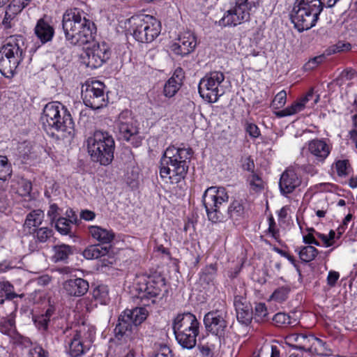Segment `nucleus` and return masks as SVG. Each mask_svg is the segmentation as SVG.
I'll return each instance as SVG.
<instances>
[{
	"mask_svg": "<svg viewBox=\"0 0 357 357\" xmlns=\"http://www.w3.org/2000/svg\"><path fill=\"white\" fill-rule=\"evenodd\" d=\"M52 235V230L47 227H41L36 231V237L40 242H45Z\"/></svg>",
	"mask_w": 357,
	"mask_h": 357,
	"instance_id": "obj_49",
	"label": "nucleus"
},
{
	"mask_svg": "<svg viewBox=\"0 0 357 357\" xmlns=\"http://www.w3.org/2000/svg\"><path fill=\"white\" fill-rule=\"evenodd\" d=\"M255 11L236 2L235 5L227 10L219 20L220 26H236L250 20V15Z\"/></svg>",
	"mask_w": 357,
	"mask_h": 357,
	"instance_id": "obj_18",
	"label": "nucleus"
},
{
	"mask_svg": "<svg viewBox=\"0 0 357 357\" xmlns=\"http://www.w3.org/2000/svg\"><path fill=\"white\" fill-rule=\"evenodd\" d=\"M228 86L225 75L220 71L207 73L199 83L201 97L208 102H215L226 92Z\"/></svg>",
	"mask_w": 357,
	"mask_h": 357,
	"instance_id": "obj_9",
	"label": "nucleus"
},
{
	"mask_svg": "<svg viewBox=\"0 0 357 357\" xmlns=\"http://www.w3.org/2000/svg\"><path fill=\"white\" fill-rule=\"evenodd\" d=\"M319 98V96H314L312 91H310L290 106L275 112V114L280 118L296 114L306 107H313L318 102Z\"/></svg>",
	"mask_w": 357,
	"mask_h": 357,
	"instance_id": "obj_20",
	"label": "nucleus"
},
{
	"mask_svg": "<svg viewBox=\"0 0 357 357\" xmlns=\"http://www.w3.org/2000/svg\"><path fill=\"white\" fill-rule=\"evenodd\" d=\"M44 212L40 209L33 210L27 215L24 222V227L29 229L38 227L44 219Z\"/></svg>",
	"mask_w": 357,
	"mask_h": 357,
	"instance_id": "obj_29",
	"label": "nucleus"
},
{
	"mask_svg": "<svg viewBox=\"0 0 357 357\" xmlns=\"http://www.w3.org/2000/svg\"><path fill=\"white\" fill-rule=\"evenodd\" d=\"M236 317L240 323L247 325L252 319V313L248 307L245 309L236 307Z\"/></svg>",
	"mask_w": 357,
	"mask_h": 357,
	"instance_id": "obj_40",
	"label": "nucleus"
},
{
	"mask_svg": "<svg viewBox=\"0 0 357 357\" xmlns=\"http://www.w3.org/2000/svg\"><path fill=\"white\" fill-rule=\"evenodd\" d=\"M227 212L229 218L234 222L241 220L245 216L243 204L236 200L230 204Z\"/></svg>",
	"mask_w": 357,
	"mask_h": 357,
	"instance_id": "obj_30",
	"label": "nucleus"
},
{
	"mask_svg": "<svg viewBox=\"0 0 357 357\" xmlns=\"http://www.w3.org/2000/svg\"><path fill=\"white\" fill-rule=\"evenodd\" d=\"M49 319L47 316L42 314L41 316L37 317L34 319L36 326L40 329H46L49 322Z\"/></svg>",
	"mask_w": 357,
	"mask_h": 357,
	"instance_id": "obj_55",
	"label": "nucleus"
},
{
	"mask_svg": "<svg viewBox=\"0 0 357 357\" xmlns=\"http://www.w3.org/2000/svg\"><path fill=\"white\" fill-rule=\"evenodd\" d=\"M303 241L305 243L309 244V245L312 244L317 246L321 245V243L315 238L313 231H310V228L307 229V234H303Z\"/></svg>",
	"mask_w": 357,
	"mask_h": 357,
	"instance_id": "obj_51",
	"label": "nucleus"
},
{
	"mask_svg": "<svg viewBox=\"0 0 357 357\" xmlns=\"http://www.w3.org/2000/svg\"><path fill=\"white\" fill-rule=\"evenodd\" d=\"M73 222L65 218H59L56 220L55 227L61 234H68L70 231Z\"/></svg>",
	"mask_w": 357,
	"mask_h": 357,
	"instance_id": "obj_39",
	"label": "nucleus"
},
{
	"mask_svg": "<svg viewBox=\"0 0 357 357\" xmlns=\"http://www.w3.org/2000/svg\"><path fill=\"white\" fill-rule=\"evenodd\" d=\"M246 132L252 137L257 138L260 135V131L258 127L252 123H248L245 126Z\"/></svg>",
	"mask_w": 357,
	"mask_h": 357,
	"instance_id": "obj_53",
	"label": "nucleus"
},
{
	"mask_svg": "<svg viewBox=\"0 0 357 357\" xmlns=\"http://www.w3.org/2000/svg\"><path fill=\"white\" fill-rule=\"evenodd\" d=\"M151 357H173L172 351L166 345L162 346L159 351Z\"/></svg>",
	"mask_w": 357,
	"mask_h": 357,
	"instance_id": "obj_57",
	"label": "nucleus"
},
{
	"mask_svg": "<svg viewBox=\"0 0 357 357\" xmlns=\"http://www.w3.org/2000/svg\"><path fill=\"white\" fill-rule=\"evenodd\" d=\"M63 29L66 40L71 45L83 46L93 40L95 24L79 8H72L63 15Z\"/></svg>",
	"mask_w": 357,
	"mask_h": 357,
	"instance_id": "obj_1",
	"label": "nucleus"
},
{
	"mask_svg": "<svg viewBox=\"0 0 357 357\" xmlns=\"http://www.w3.org/2000/svg\"><path fill=\"white\" fill-rule=\"evenodd\" d=\"M24 39L10 36L0 49V71L6 77H13L25 54Z\"/></svg>",
	"mask_w": 357,
	"mask_h": 357,
	"instance_id": "obj_4",
	"label": "nucleus"
},
{
	"mask_svg": "<svg viewBox=\"0 0 357 357\" xmlns=\"http://www.w3.org/2000/svg\"><path fill=\"white\" fill-rule=\"evenodd\" d=\"M0 332L7 335H13L15 332V321L12 319L3 321L0 324Z\"/></svg>",
	"mask_w": 357,
	"mask_h": 357,
	"instance_id": "obj_42",
	"label": "nucleus"
},
{
	"mask_svg": "<svg viewBox=\"0 0 357 357\" xmlns=\"http://www.w3.org/2000/svg\"><path fill=\"white\" fill-rule=\"evenodd\" d=\"M335 238V231L331 230L328 235L324 234L323 237L320 238L322 242V245L328 248L334 245Z\"/></svg>",
	"mask_w": 357,
	"mask_h": 357,
	"instance_id": "obj_50",
	"label": "nucleus"
},
{
	"mask_svg": "<svg viewBox=\"0 0 357 357\" xmlns=\"http://www.w3.org/2000/svg\"><path fill=\"white\" fill-rule=\"evenodd\" d=\"M59 207L55 204H52L50 206L49 210L47 211V216L51 222H54L60 214Z\"/></svg>",
	"mask_w": 357,
	"mask_h": 357,
	"instance_id": "obj_54",
	"label": "nucleus"
},
{
	"mask_svg": "<svg viewBox=\"0 0 357 357\" xmlns=\"http://www.w3.org/2000/svg\"><path fill=\"white\" fill-rule=\"evenodd\" d=\"M182 70L181 68L176 70L164 86V95L168 98L173 97L179 89L182 84Z\"/></svg>",
	"mask_w": 357,
	"mask_h": 357,
	"instance_id": "obj_25",
	"label": "nucleus"
},
{
	"mask_svg": "<svg viewBox=\"0 0 357 357\" xmlns=\"http://www.w3.org/2000/svg\"><path fill=\"white\" fill-rule=\"evenodd\" d=\"M96 337L95 327L82 323L77 326L69 340L68 353L71 357H80L91 348Z\"/></svg>",
	"mask_w": 357,
	"mask_h": 357,
	"instance_id": "obj_10",
	"label": "nucleus"
},
{
	"mask_svg": "<svg viewBox=\"0 0 357 357\" xmlns=\"http://www.w3.org/2000/svg\"><path fill=\"white\" fill-rule=\"evenodd\" d=\"M114 148V138L107 132L96 130L87 139V149L91 159L102 165L112 162Z\"/></svg>",
	"mask_w": 357,
	"mask_h": 357,
	"instance_id": "obj_6",
	"label": "nucleus"
},
{
	"mask_svg": "<svg viewBox=\"0 0 357 357\" xmlns=\"http://www.w3.org/2000/svg\"><path fill=\"white\" fill-rule=\"evenodd\" d=\"M204 323L207 331L215 336H222L227 326L225 312L222 310L209 312L204 316Z\"/></svg>",
	"mask_w": 357,
	"mask_h": 357,
	"instance_id": "obj_21",
	"label": "nucleus"
},
{
	"mask_svg": "<svg viewBox=\"0 0 357 357\" xmlns=\"http://www.w3.org/2000/svg\"><path fill=\"white\" fill-rule=\"evenodd\" d=\"M198 348L202 357H213L215 346L212 342H208L206 344L199 345Z\"/></svg>",
	"mask_w": 357,
	"mask_h": 357,
	"instance_id": "obj_47",
	"label": "nucleus"
},
{
	"mask_svg": "<svg viewBox=\"0 0 357 357\" xmlns=\"http://www.w3.org/2000/svg\"><path fill=\"white\" fill-rule=\"evenodd\" d=\"M16 265H13L12 261H3L0 262V273H6L13 268H16Z\"/></svg>",
	"mask_w": 357,
	"mask_h": 357,
	"instance_id": "obj_61",
	"label": "nucleus"
},
{
	"mask_svg": "<svg viewBox=\"0 0 357 357\" xmlns=\"http://www.w3.org/2000/svg\"><path fill=\"white\" fill-rule=\"evenodd\" d=\"M80 217H81V218H82L84 220L91 221L95 218L96 215H95L94 212H93L91 211L84 210L81 212Z\"/></svg>",
	"mask_w": 357,
	"mask_h": 357,
	"instance_id": "obj_62",
	"label": "nucleus"
},
{
	"mask_svg": "<svg viewBox=\"0 0 357 357\" xmlns=\"http://www.w3.org/2000/svg\"><path fill=\"white\" fill-rule=\"evenodd\" d=\"M41 121L45 130L57 131L63 138L72 137L74 135V123L71 115L59 102H51L45 106Z\"/></svg>",
	"mask_w": 357,
	"mask_h": 357,
	"instance_id": "obj_3",
	"label": "nucleus"
},
{
	"mask_svg": "<svg viewBox=\"0 0 357 357\" xmlns=\"http://www.w3.org/2000/svg\"><path fill=\"white\" fill-rule=\"evenodd\" d=\"M128 22L133 37L140 43L152 42L161 31L160 22L149 15L133 16Z\"/></svg>",
	"mask_w": 357,
	"mask_h": 357,
	"instance_id": "obj_8",
	"label": "nucleus"
},
{
	"mask_svg": "<svg viewBox=\"0 0 357 357\" xmlns=\"http://www.w3.org/2000/svg\"><path fill=\"white\" fill-rule=\"evenodd\" d=\"M199 324L196 317L187 312L178 314L173 321V330L178 342L186 349L193 348L199 334Z\"/></svg>",
	"mask_w": 357,
	"mask_h": 357,
	"instance_id": "obj_7",
	"label": "nucleus"
},
{
	"mask_svg": "<svg viewBox=\"0 0 357 357\" xmlns=\"http://www.w3.org/2000/svg\"><path fill=\"white\" fill-rule=\"evenodd\" d=\"M192 150L189 148L167 147L160 160V175L166 183H177L184 178L187 170V161Z\"/></svg>",
	"mask_w": 357,
	"mask_h": 357,
	"instance_id": "obj_2",
	"label": "nucleus"
},
{
	"mask_svg": "<svg viewBox=\"0 0 357 357\" xmlns=\"http://www.w3.org/2000/svg\"><path fill=\"white\" fill-rule=\"evenodd\" d=\"M333 145L328 139H314L308 141L303 149L302 154L306 153L309 160L317 164H323L329 156Z\"/></svg>",
	"mask_w": 357,
	"mask_h": 357,
	"instance_id": "obj_17",
	"label": "nucleus"
},
{
	"mask_svg": "<svg viewBox=\"0 0 357 357\" xmlns=\"http://www.w3.org/2000/svg\"><path fill=\"white\" fill-rule=\"evenodd\" d=\"M335 169L340 176L347 175L350 172V165L347 160H339L335 162Z\"/></svg>",
	"mask_w": 357,
	"mask_h": 357,
	"instance_id": "obj_45",
	"label": "nucleus"
},
{
	"mask_svg": "<svg viewBox=\"0 0 357 357\" xmlns=\"http://www.w3.org/2000/svg\"><path fill=\"white\" fill-rule=\"evenodd\" d=\"M236 2L242 4L255 11L257 10L259 6V0H236Z\"/></svg>",
	"mask_w": 357,
	"mask_h": 357,
	"instance_id": "obj_56",
	"label": "nucleus"
},
{
	"mask_svg": "<svg viewBox=\"0 0 357 357\" xmlns=\"http://www.w3.org/2000/svg\"><path fill=\"white\" fill-rule=\"evenodd\" d=\"M109 250V247L92 245L88 246L83 251L82 255L86 259H96L103 257L102 260V265L106 266L113 263V258L108 255Z\"/></svg>",
	"mask_w": 357,
	"mask_h": 357,
	"instance_id": "obj_23",
	"label": "nucleus"
},
{
	"mask_svg": "<svg viewBox=\"0 0 357 357\" xmlns=\"http://www.w3.org/2000/svg\"><path fill=\"white\" fill-rule=\"evenodd\" d=\"M92 295L94 300L101 305H106L109 301L108 287L104 284L95 287Z\"/></svg>",
	"mask_w": 357,
	"mask_h": 357,
	"instance_id": "obj_31",
	"label": "nucleus"
},
{
	"mask_svg": "<svg viewBox=\"0 0 357 357\" xmlns=\"http://www.w3.org/2000/svg\"><path fill=\"white\" fill-rule=\"evenodd\" d=\"M89 233L94 240L102 244L109 243L114 237L112 231L96 225L89 226Z\"/></svg>",
	"mask_w": 357,
	"mask_h": 357,
	"instance_id": "obj_26",
	"label": "nucleus"
},
{
	"mask_svg": "<svg viewBox=\"0 0 357 357\" xmlns=\"http://www.w3.org/2000/svg\"><path fill=\"white\" fill-rule=\"evenodd\" d=\"M268 312L267 308L264 303H257L255 309V319L258 321H264L266 319Z\"/></svg>",
	"mask_w": 357,
	"mask_h": 357,
	"instance_id": "obj_48",
	"label": "nucleus"
},
{
	"mask_svg": "<svg viewBox=\"0 0 357 357\" xmlns=\"http://www.w3.org/2000/svg\"><path fill=\"white\" fill-rule=\"evenodd\" d=\"M35 33L42 43H45L52 40L54 31L48 22L40 19L38 21L35 27Z\"/></svg>",
	"mask_w": 357,
	"mask_h": 357,
	"instance_id": "obj_27",
	"label": "nucleus"
},
{
	"mask_svg": "<svg viewBox=\"0 0 357 357\" xmlns=\"http://www.w3.org/2000/svg\"><path fill=\"white\" fill-rule=\"evenodd\" d=\"M13 191L18 195L26 197H29L31 190V183L30 181L24 179L20 178L15 181L12 185Z\"/></svg>",
	"mask_w": 357,
	"mask_h": 357,
	"instance_id": "obj_28",
	"label": "nucleus"
},
{
	"mask_svg": "<svg viewBox=\"0 0 357 357\" xmlns=\"http://www.w3.org/2000/svg\"><path fill=\"white\" fill-rule=\"evenodd\" d=\"M247 183L250 191L253 192H259L264 188V182L262 178L253 172L248 176Z\"/></svg>",
	"mask_w": 357,
	"mask_h": 357,
	"instance_id": "obj_33",
	"label": "nucleus"
},
{
	"mask_svg": "<svg viewBox=\"0 0 357 357\" xmlns=\"http://www.w3.org/2000/svg\"><path fill=\"white\" fill-rule=\"evenodd\" d=\"M325 2L321 0H297L291 13V20L300 32L315 26Z\"/></svg>",
	"mask_w": 357,
	"mask_h": 357,
	"instance_id": "obj_5",
	"label": "nucleus"
},
{
	"mask_svg": "<svg viewBox=\"0 0 357 357\" xmlns=\"http://www.w3.org/2000/svg\"><path fill=\"white\" fill-rule=\"evenodd\" d=\"M13 286L8 281L0 282V297L3 296L7 299L11 300L17 297V294L14 292Z\"/></svg>",
	"mask_w": 357,
	"mask_h": 357,
	"instance_id": "obj_38",
	"label": "nucleus"
},
{
	"mask_svg": "<svg viewBox=\"0 0 357 357\" xmlns=\"http://www.w3.org/2000/svg\"><path fill=\"white\" fill-rule=\"evenodd\" d=\"M274 324L277 326L281 327L286 325H296L297 321L296 319L292 320L291 317L282 312H278L274 315L273 318Z\"/></svg>",
	"mask_w": 357,
	"mask_h": 357,
	"instance_id": "obj_37",
	"label": "nucleus"
},
{
	"mask_svg": "<svg viewBox=\"0 0 357 357\" xmlns=\"http://www.w3.org/2000/svg\"><path fill=\"white\" fill-rule=\"evenodd\" d=\"M318 250L314 246L307 245L301 247L298 251L300 259L305 262H310L314 259L318 255Z\"/></svg>",
	"mask_w": 357,
	"mask_h": 357,
	"instance_id": "obj_34",
	"label": "nucleus"
},
{
	"mask_svg": "<svg viewBox=\"0 0 357 357\" xmlns=\"http://www.w3.org/2000/svg\"><path fill=\"white\" fill-rule=\"evenodd\" d=\"M30 1L31 0H13L12 5L15 8V12H20Z\"/></svg>",
	"mask_w": 357,
	"mask_h": 357,
	"instance_id": "obj_58",
	"label": "nucleus"
},
{
	"mask_svg": "<svg viewBox=\"0 0 357 357\" xmlns=\"http://www.w3.org/2000/svg\"><path fill=\"white\" fill-rule=\"evenodd\" d=\"M340 278V274L338 272L331 271L328 273V277H327V282L328 284L331 287H333L337 280Z\"/></svg>",
	"mask_w": 357,
	"mask_h": 357,
	"instance_id": "obj_60",
	"label": "nucleus"
},
{
	"mask_svg": "<svg viewBox=\"0 0 357 357\" xmlns=\"http://www.w3.org/2000/svg\"><path fill=\"white\" fill-rule=\"evenodd\" d=\"M354 128L349 132L351 139L355 142L357 148V116L354 119Z\"/></svg>",
	"mask_w": 357,
	"mask_h": 357,
	"instance_id": "obj_63",
	"label": "nucleus"
},
{
	"mask_svg": "<svg viewBox=\"0 0 357 357\" xmlns=\"http://www.w3.org/2000/svg\"><path fill=\"white\" fill-rule=\"evenodd\" d=\"M148 311L144 307H136L124 310L119 317V323L115 331L121 335H126L132 330V326L141 324L147 317Z\"/></svg>",
	"mask_w": 357,
	"mask_h": 357,
	"instance_id": "obj_15",
	"label": "nucleus"
},
{
	"mask_svg": "<svg viewBox=\"0 0 357 357\" xmlns=\"http://www.w3.org/2000/svg\"><path fill=\"white\" fill-rule=\"evenodd\" d=\"M85 56L83 57L86 66L91 68H97L105 63L110 56V47L104 42H93V44L84 50Z\"/></svg>",
	"mask_w": 357,
	"mask_h": 357,
	"instance_id": "obj_16",
	"label": "nucleus"
},
{
	"mask_svg": "<svg viewBox=\"0 0 357 357\" xmlns=\"http://www.w3.org/2000/svg\"><path fill=\"white\" fill-rule=\"evenodd\" d=\"M89 283L82 278L70 279L63 283V289L70 296H81L89 290Z\"/></svg>",
	"mask_w": 357,
	"mask_h": 357,
	"instance_id": "obj_24",
	"label": "nucleus"
},
{
	"mask_svg": "<svg viewBox=\"0 0 357 357\" xmlns=\"http://www.w3.org/2000/svg\"><path fill=\"white\" fill-rule=\"evenodd\" d=\"M105 84L98 80H87L82 85V96L86 106L98 109L107 104Z\"/></svg>",
	"mask_w": 357,
	"mask_h": 357,
	"instance_id": "obj_14",
	"label": "nucleus"
},
{
	"mask_svg": "<svg viewBox=\"0 0 357 357\" xmlns=\"http://www.w3.org/2000/svg\"><path fill=\"white\" fill-rule=\"evenodd\" d=\"M286 102L287 92L284 90H282L275 95L272 101L271 106L274 109H280L284 106Z\"/></svg>",
	"mask_w": 357,
	"mask_h": 357,
	"instance_id": "obj_44",
	"label": "nucleus"
},
{
	"mask_svg": "<svg viewBox=\"0 0 357 357\" xmlns=\"http://www.w3.org/2000/svg\"><path fill=\"white\" fill-rule=\"evenodd\" d=\"M197 45V37L192 31H185L181 33L176 40L170 46V50L176 55L186 56L194 51Z\"/></svg>",
	"mask_w": 357,
	"mask_h": 357,
	"instance_id": "obj_19",
	"label": "nucleus"
},
{
	"mask_svg": "<svg viewBox=\"0 0 357 357\" xmlns=\"http://www.w3.org/2000/svg\"><path fill=\"white\" fill-rule=\"evenodd\" d=\"M301 183L300 176L293 169H287L280 176L279 188L284 195L291 193Z\"/></svg>",
	"mask_w": 357,
	"mask_h": 357,
	"instance_id": "obj_22",
	"label": "nucleus"
},
{
	"mask_svg": "<svg viewBox=\"0 0 357 357\" xmlns=\"http://www.w3.org/2000/svg\"><path fill=\"white\" fill-rule=\"evenodd\" d=\"M53 252L52 260L54 262H58L64 261L68 257L71 253V248L69 245L61 244L54 246Z\"/></svg>",
	"mask_w": 357,
	"mask_h": 357,
	"instance_id": "obj_32",
	"label": "nucleus"
},
{
	"mask_svg": "<svg viewBox=\"0 0 357 357\" xmlns=\"http://www.w3.org/2000/svg\"><path fill=\"white\" fill-rule=\"evenodd\" d=\"M31 357H47L46 351L39 346L34 347L30 351Z\"/></svg>",
	"mask_w": 357,
	"mask_h": 357,
	"instance_id": "obj_59",
	"label": "nucleus"
},
{
	"mask_svg": "<svg viewBox=\"0 0 357 357\" xmlns=\"http://www.w3.org/2000/svg\"><path fill=\"white\" fill-rule=\"evenodd\" d=\"M114 128L119 139L130 142L135 147L141 145L143 137L139 135L137 121L130 111L121 112L114 121Z\"/></svg>",
	"mask_w": 357,
	"mask_h": 357,
	"instance_id": "obj_11",
	"label": "nucleus"
},
{
	"mask_svg": "<svg viewBox=\"0 0 357 357\" xmlns=\"http://www.w3.org/2000/svg\"><path fill=\"white\" fill-rule=\"evenodd\" d=\"M301 335L302 334L298 333L289 334L286 337V341L288 344L294 348L295 344H298L301 340H303Z\"/></svg>",
	"mask_w": 357,
	"mask_h": 357,
	"instance_id": "obj_52",
	"label": "nucleus"
},
{
	"mask_svg": "<svg viewBox=\"0 0 357 357\" xmlns=\"http://www.w3.org/2000/svg\"><path fill=\"white\" fill-rule=\"evenodd\" d=\"M164 287L165 282L162 278L146 274L136 275L132 286L136 296L142 301L151 300L152 303H155V298L160 294Z\"/></svg>",
	"mask_w": 357,
	"mask_h": 357,
	"instance_id": "obj_12",
	"label": "nucleus"
},
{
	"mask_svg": "<svg viewBox=\"0 0 357 357\" xmlns=\"http://www.w3.org/2000/svg\"><path fill=\"white\" fill-rule=\"evenodd\" d=\"M51 282V277L48 275H43L37 279V282L39 285L45 286Z\"/></svg>",
	"mask_w": 357,
	"mask_h": 357,
	"instance_id": "obj_64",
	"label": "nucleus"
},
{
	"mask_svg": "<svg viewBox=\"0 0 357 357\" xmlns=\"http://www.w3.org/2000/svg\"><path fill=\"white\" fill-rule=\"evenodd\" d=\"M312 348H310V353L316 354L318 355H327L328 349L326 344L323 340L314 336L312 337Z\"/></svg>",
	"mask_w": 357,
	"mask_h": 357,
	"instance_id": "obj_36",
	"label": "nucleus"
},
{
	"mask_svg": "<svg viewBox=\"0 0 357 357\" xmlns=\"http://www.w3.org/2000/svg\"><path fill=\"white\" fill-rule=\"evenodd\" d=\"M301 337L303 340H301L298 344H295L294 349L310 352V348H312V344L311 338L314 337V336L312 335H307L306 334H302Z\"/></svg>",
	"mask_w": 357,
	"mask_h": 357,
	"instance_id": "obj_43",
	"label": "nucleus"
},
{
	"mask_svg": "<svg viewBox=\"0 0 357 357\" xmlns=\"http://www.w3.org/2000/svg\"><path fill=\"white\" fill-rule=\"evenodd\" d=\"M325 57L324 55H319L315 57L310 59L307 62H306L303 66V69L305 71H310L315 69L319 64H321Z\"/></svg>",
	"mask_w": 357,
	"mask_h": 357,
	"instance_id": "obj_46",
	"label": "nucleus"
},
{
	"mask_svg": "<svg viewBox=\"0 0 357 357\" xmlns=\"http://www.w3.org/2000/svg\"><path fill=\"white\" fill-rule=\"evenodd\" d=\"M289 289L287 287H282L275 289L271 294L270 300L278 303L285 301L287 298Z\"/></svg>",
	"mask_w": 357,
	"mask_h": 357,
	"instance_id": "obj_41",
	"label": "nucleus"
},
{
	"mask_svg": "<svg viewBox=\"0 0 357 357\" xmlns=\"http://www.w3.org/2000/svg\"><path fill=\"white\" fill-rule=\"evenodd\" d=\"M228 199L229 195L224 187L211 186L205 190L203 202L210 221L217 222L222 220L219 208L222 204L227 202Z\"/></svg>",
	"mask_w": 357,
	"mask_h": 357,
	"instance_id": "obj_13",
	"label": "nucleus"
},
{
	"mask_svg": "<svg viewBox=\"0 0 357 357\" xmlns=\"http://www.w3.org/2000/svg\"><path fill=\"white\" fill-rule=\"evenodd\" d=\"M12 174V168L6 156L0 155V180L6 181Z\"/></svg>",
	"mask_w": 357,
	"mask_h": 357,
	"instance_id": "obj_35",
	"label": "nucleus"
}]
</instances>
